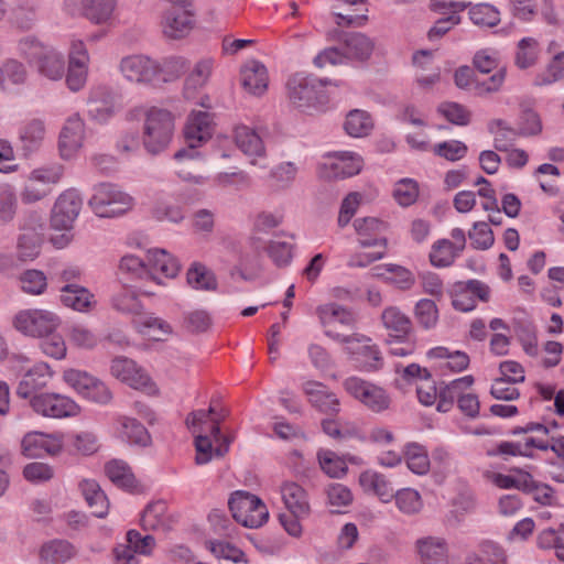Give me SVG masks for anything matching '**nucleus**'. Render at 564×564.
Instances as JSON below:
<instances>
[{"mask_svg": "<svg viewBox=\"0 0 564 564\" xmlns=\"http://www.w3.org/2000/svg\"><path fill=\"white\" fill-rule=\"evenodd\" d=\"M316 314L325 335L345 344L348 350L352 352H376V346L370 337L359 333L346 336L336 332L337 325L341 327H352L355 325L356 317L350 310L337 303H327L319 305L316 308Z\"/></svg>", "mask_w": 564, "mask_h": 564, "instance_id": "nucleus-1", "label": "nucleus"}, {"mask_svg": "<svg viewBox=\"0 0 564 564\" xmlns=\"http://www.w3.org/2000/svg\"><path fill=\"white\" fill-rule=\"evenodd\" d=\"M564 79V51L556 53L546 67L536 73L533 85L536 87L551 86Z\"/></svg>", "mask_w": 564, "mask_h": 564, "instance_id": "nucleus-40", "label": "nucleus"}, {"mask_svg": "<svg viewBox=\"0 0 564 564\" xmlns=\"http://www.w3.org/2000/svg\"><path fill=\"white\" fill-rule=\"evenodd\" d=\"M237 148L250 159L252 165L267 155L265 145L258 132L248 126H238L234 133Z\"/></svg>", "mask_w": 564, "mask_h": 564, "instance_id": "nucleus-29", "label": "nucleus"}, {"mask_svg": "<svg viewBox=\"0 0 564 564\" xmlns=\"http://www.w3.org/2000/svg\"><path fill=\"white\" fill-rule=\"evenodd\" d=\"M174 7L166 11L163 21V32L172 39H181L193 29L194 20L192 13L185 9L186 0H169Z\"/></svg>", "mask_w": 564, "mask_h": 564, "instance_id": "nucleus-20", "label": "nucleus"}, {"mask_svg": "<svg viewBox=\"0 0 564 564\" xmlns=\"http://www.w3.org/2000/svg\"><path fill=\"white\" fill-rule=\"evenodd\" d=\"M63 449V436L61 434H45L30 432L21 442V451L25 457H41L44 454L57 455Z\"/></svg>", "mask_w": 564, "mask_h": 564, "instance_id": "nucleus-19", "label": "nucleus"}, {"mask_svg": "<svg viewBox=\"0 0 564 564\" xmlns=\"http://www.w3.org/2000/svg\"><path fill=\"white\" fill-rule=\"evenodd\" d=\"M87 137L86 123L79 113L68 116L58 133V155L64 161L76 160L84 147Z\"/></svg>", "mask_w": 564, "mask_h": 564, "instance_id": "nucleus-9", "label": "nucleus"}, {"mask_svg": "<svg viewBox=\"0 0 564 564\" xmlns=\"http://www.w3.org/2000/svg\"><path fill=\"white\" fill-rule=\"evenodd\" d=\"M105 470L108 478L118 487L128 490L135 487V478L124 462L113 459L106 464Z\"/></svg>", "mask_w": 564, "mask_h": 564, "instance_id": "nucleus-52", "label": "nucleus"}, {"mask_svg": "<svg viewBox=\"0 0 564 564\" xmlns=\"http://www.w3.org/2000/svg\"><path fill=\"white\" fill-rule=\"evenodd\" d=\"M53 373L47 364L40 362L34 365L21 379L17 389V394L23 399L32 398L35 391L46 387Z\"/></svg>", "mask_w": 564, "mask_h": 564, "instance_id": "nucleus-31", "label": "nucleus"}, {"mask_svg": "<svg viewBox=\"0 0 564 564\" xmlns=\"http://www.w3.org/2000/svg\"><path fill=\"white\" fill-rule=\"evenodd\" d=\"M317 458L322 470L332 478H340L347 473L345 460L332 451H319Z\"/></svg>", "mask_w": 564, "mask_h": 564, "instance_id": "nucleus-61", "label": "nucleus"}, {"mask_svg": "<svg viewBox=\"0 0 564 564\" xmlns=\"http://www.w3.org/2000/svg\"><path fill=\"white\" fill-rule=\"evenodd\" d=\"M344 388L350 395L373 412H382L390 405V398L382 388L360 378L350 377L346 379Z\"/></svg>", "mask_w": 564, "mask_h": 564, "instance_id": "nucleus-15", "label": "nucleus"}, {"mask_svg": "<svg viewBox=\"0 0 564 564\" xmlns=\"http://www.w3.org/2000/svg\"><path fill=\"white\" fill-rule=\"evenodd\" d=\"M416 555L424 564H435L443 561L447 554V543L441 536H423L414 543Z\"/></svg>", "mask_w": 564, "mask_h": 564, "instance_id": "nucleus-32", "label": "nucleus"}, {"mask_svg": "<svg viewBox=\"0 0 564 564\" xmlns=\"http://www.w3.org/2000/svg\"><path fill=\"white\" fill-rule=\"evenodd\" d=\"M489 296V286L479 280L458 282L454 286L452 304L457 311L469 312L476 307L478 301L487 302Z\"/></svg>", "mask_w": 564, "mask_h": 564, "instance_id": "nucleus-18", "label": "nucleus"}, {"mask_svg": "<svg viewBox=\"0 0 564 564\" xmlns=\"http://www.w3.org/2000/svg\"><path fill=\"white\" fill-rule=\"evenodd\" d=\"M372 274L383 278L400 290H410L415 283L414 274L406 268L395 264L377 265Z\"/></svg>", "mask_w": 564, "mask_h": 564, "instance_id": "nucleus-36", "label": "nucleus"}, {"mask_svg": "<svg viewBox=\"0 0 564 564\" xmlns=\"http://www.w3.org/2000/svg\"><path fill=\"white\" fill-rule=\"evenodd\" d=\"M330 84L329 79H319L313 75L296 73L286 84L290 101L300 109L316 106L324 98L323 89Z\"/></svg>", "mask_w": 564, "mask_h": 564, "instance_id": "nucleus-7", "label": "nucleus"}, {"mask_svg": "<svg viewBox=\"0 0 564 564\" xmlns=\"http://www.w3.org/2000/svg\"><path fill=\"white\" fill-rule=\"evenodd\" d=\"M18 51L41 78L48 82H59L64 78L65 56L56 47L44 44L33 36H25L19 41Z\"/></svg>", "mask_w": 564, "mask_h": 564, "instance_id": "nucleus-2", "label": "nucleus"}, {"mask_svg": "<svg viewBox=\"0 0 564 564\" xmlns=\"http://www.w3.org/2000/svg\"><path fill=\"white\" fill-rule=\"evenodd\" d=\"M228 506L232 518L246 528L258 529L269 519L265 503L248 491L238 490L231 494Z\"/></svg>", "mask_w": 564, "mask_h": 564, "instance_id": "nucleus-6", "label": "nucleus"}, {"mask_svg": "<svg viewBox=\"0 0 564 564\" xmlns=\"http://www.w3.org/2000/svg\"><path fill=\"white\" fill-rule=\"evenodd\" d=\"M541 51V45L535 37H522L517 43L514 65L519 69H528L535 66L540 59Z\"/></svg>", "mask_w": 564, "mask_h": 564, "instance_id": "nucleus-39", "label": "nucleus"}, {"mask_svg": "<svg viewBox=\"0 0 564 564\" xmlns=\"http://www.w3.org/2000/svg\"><path fill=\"white\" fill-rule=\"evenodd\" d=\"M341 6H346V12H335L336 24L339 26H362L368 21L367 0H337Z\"/></svg>", "mask_w": 564, "mask_h": 564, "instance_id": "nucleus-35", "label": "nucleus"}, {"mask_svg": "<svg viewBox=\"0 0 564 564\" xmlns=\"http://www.w3.org/2000/svg\"><path fill=\"white\" fill-rule=\"evenodd\" d=\"M359 484L366 492L375 494L382 502L388 503L393 498V487L390 480L376 470H365L359 475Z\"/></svg>", "mask_w": 564, "mask_h": 564, "instance_id": "nucleus-34", "label": "nucleus"}, {"mask_svg": "<svg viewBox=\"0 0 564 564\" xmlns=\"http://www.w3.org/2000/svg\"><path fill=\"white\" fill-rule=\"evenodd\" d=\"M484 477L487 481L501 489L516 488L522 490L523 487L528 486L525 482V479H528V473L521 470H519L516 476L486 470L484 473Z\"/></svg>", "mask_w": 564, "mask_h": 564, "instance_id": "nucleus-59", "label": "nucleus"}, {"mask_svg": "<svg viewBox=\"0 0 564 564\" xmlns=\"http://www.w3.org/2000/svg\"><path fill=\"white\" fill-rule=\"evenodd\" d=\"M347 58L367 59L373 50L372 41L362 33L348 34L344 42Z\"/></svg>", "mask_w": 564, "mask_h": 564, "instance_id": "nucleus-48", "label": "nucleus"}, {"mask_svg": "<svg viewBox=\"0 0 564 564\" xmlns=\"http://www.w3.org/2000/svg\"><path fill=\"white\" fill-rule=\"evenodd\" d=\"M434 11L448 13L446 18L440 19L429 31V39L434 40L446 34L453 26L460 23L459 12L467 8L463 0H432Z\"/></svg>", "mask_w": 564, "mask_h": 564, "instance_id": "nucleus-22", "label": "nucleus"}, {"mask_svg": "<svg viewBox=\"0 0 564 564\" xmlns=\"http://www.w3.org/2000/svg\"><path fill=\"white\" fill-rule=\"evenodd\" d=\"M488 131L494 135V145L498 151H508L511 143L521 135L519 129L510 127L502 119H492L488 122Z\"/></svg>", "mask_w": 564, "mask_h": 564, "instance_id": "nucleus-42", "label": "nucleus"}, {"mask_svg": "<svg viewBox=\"0 0 564 564\" xmlns=\"http://www.w3.org/2000/svg\"><path fill=\"white\" fill-rule=\"evenodd\" d=\"M215 61L213 58H203L196 63L192 73L185 82V96L191 98L193 91L205 86L213 73Z\"/></svg>", "mask_w": 564, "mask_h": 564, "instance_id": "nucleus-46", "label": "nucleus"}, {"mask_svg": "<svg viewBox=\"0 0 564 564\" xmlns=\"http://www.w3.org/2000/svg\"><path fill=\"white\" fill-rule=\"evenodd\" d=\"M0 72V86L2 89H9L11 86H22L29 77L25 65L17 59L6 62Z\"/></svg>", "mask_w": 564, "mask_h": 564, "instance_id": "nucleus-50", "label": "nucleus"}, {"mask_svg": "<svg viewBox=\"0 0 564 564\" xmlns=\"http://www.w3.org/2000/svg\"><path fill=\"white\" fill-rule=\"evenodd\" d=\"M151 267L165 278L173 279L180 271L178 261L164 249H152L148 252Z\"/></svg>", "mask_w": 564, "mask_h": 564, "instance_id": "nucleus-49", "label": "nucleus"}, {"mask_svg": "<svg viewBox=\"0 0 564 564\" xmlns=\"http://www.w3.org/2000/svg\"><path fill=\"white\" fill-rule=\"evenodd\" d=\"M393 196L399 205L408 207L419 197V185L412 178H403L395 183Z\"/></svg>", "mask_w": 564, "mask_h": 564, "instance_id": "nucleus-64", "label": "nucleus"}, {"mask_svg": "<svg viewBox=\"0 0 564 564\" xmlns=\"http://www.w3.org/2000/svg\"><path fill=\"white\" fill-rule=\"evenodd\" d=\"M83 207V197L76 188H68L57 197L51 217L54 229H72Z\"/></svg>", "mask_w": 564, "mask_h": 564, "instance_id": "nucleus-16", "label": "nucleus"}, {"mask_svg": "<svg viewBox=\"0 0 564 564\" xmlns=\"http://www.w3.org/2000/svg\"><path fill=\"white\" fill-rule=\"evenodd\" d=\"M354 227L359 236V243L364 248L386 247V239L380 237L384 224L377 218H358L354 221Z\"/></svg>", "mask_w": 564, "mask_h": 564, "instance_id": "nucleus-33", "label": "nucleus"}, {"mask_svg": "<svg viewBox=\"0 0 564 564\" xmlns=\"http://www.w3.org/2000/svg\"><path fill=\"white\" fill-rule=\"evenodd\" d=\"M41 252V238L35 232H26L20 236L17 254L21 262L32 261Z\"/></svg>", "mask_w": 564, "mask_h": 564, "instance_id": "nucleus-62", "label": "nucleus"}, {"mask_svg": "<svg viewBox=\"0 0 564 564\" xmlns=\"http://www.w3.org/2000/svg\"><path fill=\"white\" fill-rule=\"evenodd\" d=\"M536 544L540 549L555 551L556 557L564 562V524H561L557 530L545 529L542 530L536 538Z\"/></svg>", "mask_w": 564, "mask_h": 564, "instance_id": "nucleus-54", "label": "nucleus"}, {"mask_svg": "<svg viewBox=\"0 0 564 564\" xmlns=\"http://www.w3.org/2000/svg\"><path fill=\"white\" fill-rule=\"evenodd\" d=\"M214 131V121L210 112L205 110L192 111L188 116L184 135L186 143L191 148L181 149L174 154V159L176 161H182L184 159H194L195 152L192 150L200 147L204 142L212 138Z\"/></svg>", "mask_w": 564, "mask_h": 564, "instance_id": "nucleus-10", "label": "nucleus"}, {"mask_svg": "<svg viewBox=\"0 0 564 564\" xmlns=\"http://www.w3.org/2000/svg\"><path fill=\"white\" fill-rule=\"evenodd\" d=\"M373 128L370 115L361 109L350 110L344 122V129L350 137L362 138L368 135Z\"/></svg>", "mask_w": 564, "mask_h": 564, "instance_id": "nucleus-43", "label": "nucleus"}, {"mask_svg": "<svg viewBox=\"0 0 564 564\" xmlns=\"http://www.w3.org/2000/svg\"><path fill=\"white\" fill-rule=\"evenodd\" d=\"M382 322L387 329L395 333L393 336L400 340L411 329L410 318L395 307H389L382 313Z\"/></svg>", "mask_w": 564, "mask_h": 564, "instance_id": "nucleus-55", "label": "nucleus"}, {"mask_svg": "<svg viewBox=\"0 0 564 564\" xmlns=\"http://www.w3.org/2000/svg\"><path fill=\"white\" fill-rule=\"evenodd\" d=\"M77 554L76 547L66 540H53L41 549L44 564H64Z\"/></svg>", "mask_w": 564, "mask_h": 564, "instance_id": "nucleus-38", "label": "nucleus"}, {"mask_svg": "<svg viewBox=\"0 0 564 564\" xmlns=\"http://www.w3.org/2000/svg\"><path fill=\"white\" fill-rule=\"evenodd\" d=\"M33 411L44 417L65 419L77 416L80 406L70 398L59 393H36L30 399Z\"/></svg>", "mask_w": 564, "mask_h": 564, "instance_id": "nucleus-13", "label": "nucleus"}, {"mask_svg": "<svg viewBox=\"0 0 564 564\" xmlns=\"http://www.w3.org/2000/svg\"><path fill=\"white\" fill-rule=\"evenodd\" d=\"M187 69V61L181 56L156 59V86L177 79Z\"/></svg>", "mask_w": 564, "mask_h": 564, "instance_id": "nucleus-41", "label": "nucleus"}, {"mask_svg": "<svg viewBox=\"0 0 564 564\" xmlns=\"http://www.w3.org/2000/svg\"><path fill=\"white\" fill-rule=\"evenodd\" d=\"M80 491L93 509L94 516L102 518L107 514L109 502L99 484L94 479H83L79 482Z\"/></svg>", "mask_w": 564, "mask_h": 564, "instance_id": "nucleus-37", "label": "nucleus"}, {"mask_svg": "<svg viewBox=\"0 0 564 564\" xmlns=\"http://www.w3.org/2000/svg\"><path fill=\"white\" fill-rule=\"evenodd\" d=\"M468 15L470 21L479 28H494L501 20L500 11L495 6L485 2L469 6Z\"/></svg>", "mask_w": 564, "mask_h": 564, "instance_id": "nucleus-47", "label": "nucleus"}, {"mask_svg": "<svg viewBox=\"0 0 564 564\" xmlns=\"http://www.w3.org/2000/svg\"><path fill=\"white\" fill-rule=\"evenodd\" d=\"M117 0H64V8L72 15H80L94 24L108 23Z\"/></svg>", "mask_w": 564, "mask_h": 564, "instance_id": "nucleus-17", "label": "nucleus"}, {"mask_svg": "<svg viewBox=\"0 0 564 564\" xmlns=\"http://www.w3.org/2000/svg\"><path fill=\"white\" fill-rule=\"evenodd\" d=\"M58 299L65 307L78 313H89L97 305L94 293L80 284H64Z\"/></svg>", "mask_w": 564, "mask_h": 564, "instance_id": "nucleus-28", "label": "nucleus"}, {"mask_svg": "<svg viewBox=\"0 0 564 564\" xmlns=\"http://www.w3.org/2000/svg\"><path fill=\"white\" fill-rule=\"evenodd\" d=\"M417 323L425 329L433 328L438 321V310L434 301L421 299L414 308Z\"/></svg>", "mask_w": 564, "mask_h": 564, "instance_id": "nucleus-63", "label": "nucleus"}, {"mask_svg": "<svg viewBox=\"0 0 564 564\" xmlns=\"http://www.w3.org/2000/svg\"><path fill=\"white\" fill-rule=\"evenodd\" d=\"M460 253L462 251L449 239H440L431 248L430 261L435 268H447L454 263Z\"/></svg>", "mask_w": 564, "mask_h": 564, "instance_id": "nucleus-44", "label": "nucleus"}, {"mask_svg": "<svg viewBox=\"0 0 564 564\" xmlns=\"http://www.w3.org/2000/svg\"><path fill=\"white\" fill-rule=\"evenodd\" d=\"M123 79L132 85L143 87L156 86V59L145 54L123 56L118 65Z\"/></svg>", "mask_w": 564, "mask_h": 564, "instance_id": "nucleus-11", "label": "nucleus"}, {"mask_svg": "<svg viewBox=\"0 0 564 564\" xmlns=\"http://www.w3.org/2000/svg\"><path fill=\"white\" fill-rule=\"evenodd\" d=\"M186 280L191 288L199 291H214L217 280L214 272L202 263H193L186 273Z\"/></svg>", "mask_w": 564, "mask_h": 564, "instance_id": "nucleus-45", "label": "nucleus"}, {"mask_svg": "<svg viewBox=\"0 0 564 564\" xmlns=\"http://www.w3.org/2000/svg\"><path fill=\"white\" fill-rule=\"evenodd\" d=\"M113 430L119 440L130 445L147 447L152 442L145 426L128 415H117L113 421Z\"/></svg>", "mask_w": 564, "mask_h": 564, "instance_id": "nucleus-24", "label": "nucleus"}, {"mask_svg": "<svg viewBox=\"0 0 564 564\" xmlns=\"http://www.w3.org/2000/svg\"><path fill=\"white\" fill-rule=\"evenodd\" d=\"M17 330L32 337L48 336L59 326V317L51 311L30 308L20 311L13 319Z\"/></svg>", "mask_w": 564, "mask_h": 564, "instance_id": "nucleus-12", "label": "nucleus"}, {"mask_svg": "<svg viewBox=\"0 0 564 564\" xmlns=\"http://www.w3.org/2000/svg\"><path fill=\"white\" fill-rule=\"evenodd\" d=\"M303 390L307 395L311 405L318 412L327 415H336L339 413V399L323 383L316 381H307L303 384Z\"/></svg>", "mask_w": 564, "mask_h": 564, "instance_id": "nucleus-26", "label": "nucleus"}, {"mask_svg": "<svg viewBox=\"0 0 564 564\" xmlns=\"http://www.w3.org/2000/svg\"><path fill=\"white\" fill-rule=\"evenodd\" d=\"M175 203L170 200H160L153 208V216L161 221L181 223L185 218L184 206L192 204L195 199L193 191L187 187L178 189L174 194Z\"/></svg>", "mask_w": 564, "mask_h": 564, "instance_id": "nucleus-23", "label": "nucleus"}, {"mask_svg": "<svg viewBox=\"0 0 564 564\" xmlns=\"http://www.w3.org/2000/svg\"><path fill=\"white\" fill-rule=\"evenodd\" d=\"M87 104L88 117L98 123L108 122L117 111L111 91L104 86H98L90 90Z\"/></svg>", "mask_w": 564, "mask_h": 564, "instance_id": "nucleus-25", "label": "nucleus"}, {"mask_svg": "<svg viewBox=\"0 0 564 564\" xmlns=\"http://www.w3.org/2000/svg\"><path fill=\"white\" fill-rule=\"evenodd\" d=\"M167 507L164 501L149 503L141 517L145 530L165 529L167 525Z\"/></svg>", "mask_w": 564, "mask_h": 564, "instance_id": "nucleus-51", "label": "nucleus"}, {"mask_svg": "<svg viewBox=\"0 0 564 564\" xmlns=\"http://www.w3.org/2000/svg\"><path fill=\"white\" fill-rule=\"evenodd\" d=\"M395 506L404 514H415L423 507L419 491L412 488H403L393 494Z\"/></svg>", "mask_w": 564, "mask_h": 564, "instance_id": "nucleus-60", "label": "nucleus"}, {"mask_svg": "<svg viewBox=\"0 0 564 564\" xmlns=\"http://www.w3.org/2000/svg\"><path fill=\"white\" fill-rule=\"evenodd\" d=\"M110 371L116 379L133 389L145 391L148 394L158 393V388L151 381L148 372L129 357L118 356L113 358Z\"/></svg>", "mask_w": 564, "mask_h": 564, "instance_id": "nucleus-14", "label": "nucleus"}, {"mask_svg": "<svg viewBox=\"0 0 564 564\" xmlns=\"http://www.w3.org/2000/svg\"><path fill=\"white\" fill-rule=\"evenodd\" d=\"M404 457L409 469L416 475H424L430 470L427 451L419 444H409L404 449Z\"/></svg>", "mask_w": 564, "mask_h": 564, "instance_id": "nucleus-58", "label": "nucleus"}, {"mask_svg": "<svg viewBox=\"0 0 564 564\" xmlns=\"http://www.w3.org/2000/svg\"><path fill=\"white\" fill-rule=\"evenodd\" d=\"M65 174V167L58 162L47 163L33 169L26 176L21 199L35 203L48 196Z\"/></svg>", "mask_w": 564, "mask_h": 564, "instance_id": "nucleus-5", "label": "nucleus"}, {"mask_svg": "<svg viewBox=\"0 0 564 564\" xmlns=\"http://www.w3.org/2000/svg\"><path fill=\"white\" fill-rule=\"evenodd\" d=\"M242 89L254 97L265 94L269 86V74L265 65L257 59L247 61L240 68Z\"/></svg>", "mask_w": 564, "mask_h": 564, "instance_id": "nucleus-21", "label": "nucleus"}, {"mask_svg": "<svg viewBox=\"0 0 564 564\" xmlns=\"http://www.w3.org/2000/svg\"><path fill=\"white\" fill-rule=\"evenodd\" d=\"M174 133V117L163 108L145 107L143 110L142 143L151 154L164 151Z\"/></svg>", "mask_w": 564, "mask_h": 564, "instance_id": "nucleus-3", "label": "nucleus"}, {"mask_svg": "<svg viewBox=\"0 0 564 564\" xmlns=\"http://www.w3.org/2000/svg\"><path fill=\"white\" fill-rule=\"evenodd\" d=\"M321 425L323 432L334 440L343 441L350 437L362 440L358 427L354 423L324 419Z\"/></svg>", "mask_w": 564, "mask_h": 564, "instance_id": "nucleus-56", "label": "nucleus"}, {"mask_svg": "<svg viewBox=\"0 0 564 564\" xmlns=\"http://www.w3.org/2000/svg\"><path fill=\"white\" fill-rule=\"evenodd\" d=\"M134 198L115 183H99L94 186L88 206L100 218H117L133 209Z\"/></svg>", "mask_w": 564, "mask_h": 564, "instance_id": "nucleus-4", "label": "nucleus"}, {"mask_svg": "<svg viewBox=\"0 0 564 564\" xmlns=\"http://www.w3.org/2000/svg\"><path fill=\"white\" fill-rule=\"evenodd\" d=\"M46 137V123L43 119L31 118L19 127V143L24 155L37 152Z\"/></svg>", "mask_w": 564, "mask_h": 564, "instance_id": "nucleus-27", "label": "nucleus"}, {"mask_svg": "<svg viewBox=\"0 0 564 564\" xmlns=\"http://www.w3.org/2000/svg\"><path fill=\"white\" fill-rule=\"evenodd\" d=\"M19 286L29 295H42L47 290V278L43 271L29 269L20 274Z\"/></svg>", "mask_w": 564, "mask_h": 564, "instance_id": "nucleus-53", "label": "nucleus"}, {"mask_svg": "<svg viewBox=\"0 0 564 564\" xmlns=\"http://www.w3.org/2000/svg\"><path fill=\"white\" fill-rule=\"evenodd\" d=\"M299 167L294 162H281L273 166L269 173L272 184L278 189H288L294 183Z\"/></svg>", "mask_w": 564, "mask_h": 564, "instance_id": "nucleus-57", "label": "nucleus"}, {"mask_svg": "<svg viewBox=\"0 0 564 564\" xmlns=\"http://www.w3.org/2000/svg\"><path fill=\"white\" fill-rule=\"evenodd\" d=\"M364 166L362 158L351 151L328 152L317 164V175L322 180L351 177L360 173Z\"/></svg>", "mask_w": 564, "mask_h": 564, "instance_id": "nucleus-8", "label": "nucleus"}, {"mask_svg": "<svg viewBox=\"0 0 564 564\" xmlns=\"http://www.w3.org/2000/svg\"><path fill=\"white\" fill-rule=\"evenodd\" d=\"M281 495L289 512L300 518H307L310 516L308 495L302 486L293 481H285L281 486Z\"/></svg>", "mask_w": 564, "mask_h": 564, "instance_id": "nucleus-30", "label": "nucleus"}]
</instances>
